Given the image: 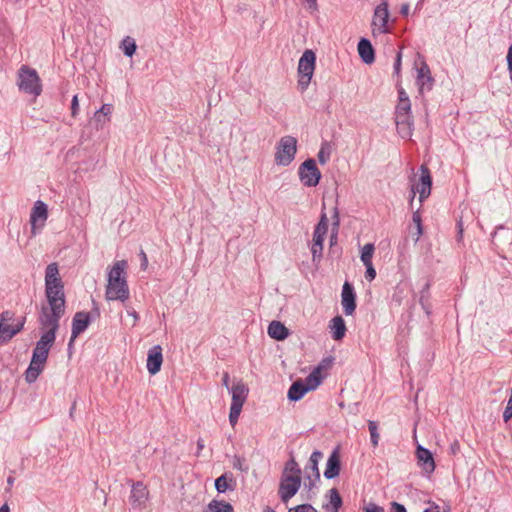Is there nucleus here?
Instances as JSON below:
<instances>
[{"label": "nucleus", "mask_w": 512, "mask_h": 512, "mask_svg": "<svg viewBox=\"0 0 512 512\" xmlns=\"http://www.w3.org/2000/svg\"><path fill=\"white\" fill-rule=\"evenodd\" d=\"M331 156V144L328 141H324L321 144L320 150L317 154V158L320 164L324 165L330 159Z\"/></svg>", "instance_id": "f704fd0d"}, {"label": "nucleus", "mask_w": 512, "mask_h": 512, "mask_svg": "<svg viewBox=\"0 0 512 512\" xmlns=\"http://www.w3.org/2000/svg\"><path fill=\"white\" fill-rule=\"evenodd\" d=\"M245 459L239 456H235L233 459V468L240 470V471H246L248 468L244 466Z\"/></svg>", "instance_id": "09e8293b"}, {"label": "nucleus", "mask_w": 512, "mask_h": 512, "mask_svg": "<svg viewBox=\"0 0 512 512\" xmlns=\"http://www.w3.org/2000/svg\"><path fill=\"white\" fill-rule=\"evenodd\" d=\"M92 322L93 317L90 316L89 313L85 311L76 312L72 318L71 333L73 334V338H77L82 334Z\"/></svg>", "instance_id": "f3484780"}, {"label": "nucleus", "mask_w": 512, "mask_h": 512, "mask_svg": "<svg viewBox=\"0 0 512 512\" xmlns=\"http://www.w3.org/2000/svg\"><path fill=\"white\" fill-rule=\"evenodd\" d=\"M430 283L427 282L424 287L420 291L419 303L422 309L425 311L426 315L429 316L431 314V304H430Z\"/></svg>", "instance_id": "c85d7f7f"}, {"label": "nucleus", "mask_w": 512, "mask_h": 512, "mask_svg": "<svg viewBox=\"0 0 512 512\" xmlns=\"http://www.w3.org/2000/svg\"><path fill=\"white\" fill-rule=\"evenodd\" d=\"M395 122L398 133L402 138L412 136L413 120L411 115V103L409 101H398L395 108Z\"/></svg>", "instance_id": "39448f33"}, {"label": "nucleus", "mask_w": 512, "mask_h": 512, "mask_svg": "<svg viewBox=\"0 0 512 512\" xmlns=\"http://www.w3.org/2000/svg\"><path fill=\"white\" fill-rule=\"evenodd\" d=\"M236 482L233 478L232 473L225 472L218 478H216L214 486L218 493H225L227 490L233 491Z\"/></svg>", "instance_id": "393cba45"}, {"label": "nucleus", "mask_w": 512, "mask_h": 512, "mask_svg": "<svg viewBox=\"0 0 512 512\" xmlns=\"http://www.w3.org/2000/svg\"><path fill=\"white\" fill-rule=\"evenodd\" d=\"M506 61H507V69H508L509 73L512 74V44L508 48Z\"/></svg>", "instance_id": "4d7b16f0"}, {"label": "nucleus", "mask_w": 512, "mask_h": 512, "mask_svg": "<svg viewBox=\"0 0 512 512\" xmlns=\"http://www.w3.org/2000/svg\"><path fill=\"white\" fill-rule=\"evenodd\" d=\"M417 85L419 86L420 92L424 90L430 91L432 89L434 79L431 75L429 66L423 62L421 67L417 69Z\"/></svg>", "instance_id": "412c9836"}, {"label": "nucleus", "mask_w": 512, "mask_h": 512, "mask_svg": "<svg viewBox=\"0 0 512 512\" xmlns=\"http://www.w3.org/2000/svg\"><path fill=\"white\" fill-rule=\"evenodd\" d=\"M125 260L116 261L108 272L105 298L108 301L119 300L125 302L130 297V291L126 280Z\"/></svg>", "instance_id": "f03ea898"}, {"label": "nucleus", "mask_w": 512, "mask_h": 512, "mask_svg": "<svg viewBox=\"0 0 512 512\" xmlns=\"http://www.w3.org/2000/svg\"><path fill=\"white\" fill-rule=\"evenodd\" d=\"M289 334V329L280 321H272L268 326V335L277 341L285 340Z\"/></svg>", "instance_id": "a878e982"}, {"label": "nucleus", "mask_w": 512, "mask_h": 512, "mask_svg": "<svg viewBox=\"0 0 512 512\" xmlns=\"http://www.w3.org/2000/svg\"><path fill=\"white\" fill-rule=\"evenodd\" d=\"M388 7V0H381V3L375 7L371 22L373 36L387 34L390 32L388 27Z\"/></svg>", "instance_id": "9d476101"}, {"label": "nucleus", "mask_w": 512, "mask_h": 512, "mask_svg": "<svg viewBox=\"0 0 512 512\" xmlns=\"http://www.w3.org/2000/svg\"><path fill=\"white\" fill-rule=\"evenodd\" d=\"M329 329L331 337L335 341H340L345 337L347 328L344 319L341 316H335L330 320Z\"/></svg>", "instance_id": "5701e85b"}, {"label": "nucleus", "mask_w": 512, "mask_h": 512, "mask_svg": "<svg viewBox=\"0 0 512 512\" xmlns=\"http://www.w3.org/2000/svg\"><path fill=\"white\" fill-rule=\"evenodd\" d=\"M512 418V395L508 399L507 406L503 412L504 422H508Z\"/></svg>", "instance_id": "de8ad7c7"}, {"label": "nucleus", "mask_w": 512, "mask_h": 512, "mask_svg": "<svg viewBox=\"0 0 512 512\" xmlns=\"http://www.w3.org/2000/svg\"><path fill=\"white\" fill-rule=\"evenodd\" d=\"M121 49L125 56L132 57L135 54L136 49H137L135 40L130 36H126L122 40Z\"/></svg>", "instance_id": "473e14b6"}, {"label": "nucleus", "mask_w": 512, "mask_h": 512, "mask_svg": "<svg viewBox=\"0 0 512 512\" xmlns=\"http://www.w3.org/2000/svg\"><path fill=\"white\" fill-rule=\"evenodd\" d=\"M297 139L293 136H283L276 147L274 161L279 166H288L295 159Z\"/></svg>", "instance_id": "423d86ee"}, {"label": "nucleus", "mask_w": 512, "mask_h": 512, "mask_svg": "<svg viewBox=\"0 0 512 512\" xmlns=\"http://www.w3.org/2000/svg\"><path fill=\"white\" fill-rule=\"evenodd\" d=\"M0 512H10L9 506L5 503L0 507Z\"/></svg>", "instance_id": "774afa93"}, {"label": "nucleus", "mask_w": 512, "mask_h": 512, "mask_svg": "<svg viewBox=\"0 0 512 512\" xmlns=\"http://www.w3.org/2000/svg\"><path fill=\"white\" fill-rule=\"evenodd\" d=\"M330 493V503L333 508V512H338V510L341 508L343 501L342 498L336 488H332L329 490Z\"/></svg>", "instance_id": "4c0bfd02"}, {"label": "nucleus", "mask_w": 512, "mask_h": 512, "mask_svg": "<svg viewBox=\"0 0 512 512\" xmlns=\"http://www.w3.org/2000/svg\"><path fill=\"white\" fill-rule=\"evenodd\" d=\"M457 229H458V233H457V241L460 242L463 238V226H462V222L459 221L457 223Z\"/></svg>", "instance_id": "680f3d73"}, {"label": "nucleus", "mask_w": 512, "mask_h": 512, "mask_svg": "<svg viewBox=\"0 0 512 512\" xmlns=\"http://www.w3.org/2000/svg\"><path fill=\"white\" fill-rule=\"evenodd\" d=\"M307 478L309 479V483L308 484L305 483L304 486L306 488H308L309 490H311V489H313L316 486L317 480H315V478L312 479L310 475H308Z\"/></svg>", "instance_id": "e2e57ef3"}, {"label": "nucleus", "mask_w": 512, "mask_h": 512, "mask_svg": "<svg viewBox=\"0 0 512 512\" xmlns=\"http://www.w3.org/2000/svg\"><path fill=\"white\" fill-rule=\"evenodd\" d=\"M205 512H234L233 506L226 501L212 500Z\"/></svg>", "instance_id": "c756f323"}, {"label": "nucleus", "mask_w": 512, "mask_h": 512, "mask_svg": "<svg viewBox=\"0 0 512 512\" xmlns=\"http://www.w3.org/2000/svg\"><path fill=\"white\" fill-rule=\"evenodd\" d=\"M324 238L313 236V243L311 246L312 262L316 265L322 260Z\"/></svg>", "instance_id": "bb28decb"}, {"label": "nucleus", "mask_w": 512, "mask_h": 512, "mask_svg": "<svg viewBox=\"0 0 512 512\" xmlns=\"http://www.w3.org/2000/svg\"><path fill=\"white\" fill-rule=\"evenodd\" d=\"M315 63V53L310 49L305 50L298 63V87L301 92H304L311 82L315 70Z\"/></svg>", "instance_id": "20e7f679"}, {"label": "nucleus", "mask_w": 512, "mask_h": 512, "mask_svg": "<svg viewBox=\"0 0 512 512\" xmlns=\"http://www.w3.org/2000/svg\"><path fill=\"white\" fill-rule=\"evenodd\" d=\"M327 231H328V217L323 208L321 211L320 219L314 228L313 236L325 239Z\"/></svg>", "instance_id": "cd10ccee"}, {"label": "nucleus", "mask_w": 512, "mask_h": 512, "mask_svg": "<svg viewBox=\"0 0 512 512\" xmlns=\"http://www.w3.org/2000/svg\"><path fill=\"white\" fill-rule=\"evenodd\" d=\"M17 85L19 90L37 97L42 92L41 79L37 71L27 65H22L18 71Z\"/></svg>", "instance_id": "7ed1b4c3"}, {"label": "nucleus", "mask_w": 512, "mask_h": 512, "mask_svg": "<svg viewBox=\"0 0 512 512\" xmlns=\"http://www.w3.org/2000/svg\"><path fill=\"white\" fill-rule=\"evenodd\" d=\"M400 13L404 16H407L408 13H409V5L408 4H403L401 9H400Z\"/></svg>", "instance_id": "338daca9"}, {"label": "nucleus", "mask_w": 512, "mask_h": 512, "mask_svg": "<svg viewBox=\"0 0 512 512\" xmlns=\"http://www.w3.org/2000/svg\"><path fill=\"white\" fill-rule=\"evenodd\" d=\"M368 429H369V432H370L371 444L375 448V447L378 446L379 438H380V435H379V432H378V423L376 421H374V420H369L368 421Z\"/></svg>", "instance_id": "e433bc0d"}, {"label": "nucleus", "mask_w": 512, "mask_h": 512, "mask_svg": "<svg viewBox=\"0 0 512 512\" xmlns=\"http://www.w3.org/2000/svg\"><path fill=\"white\" fill-rule=\"evenodd\" d=\"M389 512H407V509L403 504L396 501H392L390 503Z\"/></svg>", "instance_id": "3c124183"}, {"label": "nucleus", "mask_w": 512, "mask_h": 512, "mask_svg": "<svg viewBox=\"0 0 512 512\" xmlns=\"http://www.w3.org/2000/svg\"><path fill=\"white\" fill-rule=\"evenodd\" d=\"M229 380L230 376L228 372H224L222 376V385L227 388L228 391L231 390V387L229 386Z\"/></svg>", "instance_id": "bf43d9fd"}, {"label": "nucleus", "mask_w": 512, "mask_h": 512, "mask_svg": "<svg viewBox=\"0 0 512 512\" xmlns=\"http://www.w3.org/2000/svg\"><path fill=\"white\" fill-rule=\"evenodd\" d=\"M365 271V279L369 282H372L376 278V270L373 266V263L364 264Z\"/></svg>", "instance_id": "c03bdc74"}, {"label": "nucleus", "mask_w": 512, "mask_h": 512, "mask_svg": "<svg viewBox=\"0 0 512 512\" xmlns=\"http://www.w3.org/2000/svg\"><path fill=\"white\" fill-rule=\"evenodd\" d=\"M423 512H439V506L435 503H433L432 507L424 509Z\"/></svg>", "instance_id": "69168bd1"}, {"label": "nucleus", "mask_w": 512, "mask_h": 512, "mask_svg": "<svg viewBox=\"0 0 512 512\" xmlns=\"http://www.w3.org/2000/svg\"><path fill=\"white\" fill-rule=\"evenodd\" d=\"M88 313L90 314V316H92V317H93V321H94L95 319L99 318V317H100V315H101L99 305H98V303H97L94 299H92V308H91V311H90V312H88Z\"/></svg>", "instance_id": "864d4df0"}, {"label": "nucleus", "mask_w": 512, "mask_h": 512, "mask_svg": "<svg viewBox=\"0 0 512 512\" xmlns=\"http://www.w3.org/2000/svg\"><path fill=\"white\" fill-rule=\"evenodd\" d=\"M112 110H113V106L112 104H103L100 109H98L96 112H95V119L97 122H102L101 120V117H106V116H109L111 115L112 113Z\"/></svg>", "instance_id": "a19ab883"}, {"label": "nucleus", "mask_w": 512, "mask_h": 512, "mask_svg": "<svg viewBox=\"0 0 512 512\" xmlns=\"http://www.w3.org/2000/svg\"><path fill=\"white\" fill-rule=\"evenodd\" d=\"M334 362V357L332 356H328V357H325L321 360L319 366L317 367V369L314 371V372H318L319 370L321 369H328L332 366Z\"/></svg>", "instance_id": "49530a36"}, {"label": "nucleus", "mask_w": 512, "mask_h": 512, "mask_svg": "<svg viewBox=\"0 0 512 512\" xmlns=\"http://www.w3.org/2000/svg\"><path fill=\"white\" fill-rule=\"evenodd\" d=\"M322 457H323L322 452L319 450H315L309 458V468L311 469L313 476H314L315 480H317V481H320V472H319V468H318V463Z\"/></svg>", "instance_id": "7c9ffc66"}, {"label": "nucleus", "mask_w": 512, "mask_h": 512, "mask_svg": "<svg viewBox=\"0 0 512 512\" xmlns=\"http://www.w3.org/2000/svg\"><path fill=\"white\" fill-rule=\"evenodd\" d=\"M288 512H318L311 504L305 503L290 508Z\"/></svg>", "instance_id": "79ce46f5"}, {"label": "nucleus", "mask_w": 512, "mask_h": 512, "mask_svg": "<svg viewBox=\"0 0 512 512\" xmlns=\"http://www.w3.org/2000/svg\"><path fill=\"white\" fill-rule=\"evenodd\" d=\"M412 220L416 226L415 242H417L423 234L422 218L419 209L413 212Z\"/></svg>", "instance_id": "58836bf2"}, {"label": "nucleus", "mask_w": 512, "mask_h": 512, "mask_svg": "<svg viewBox=\"0 0 512 512\" xmlns=\"http://www.w3.org/2000/svg\"><path fill=\"white\" fill-rule=\"evenodd\" d=\"M232 395L230 407L242 409L247 400L249 389L241 380L231 387L229 391Z\"/></svg>", "instance_id": "a211bd4d"}, {"label": "nucleus", "mask_w": 512, "mask_h": 512, "mask_svg": "<svg viewBox=\"0 0 512 512\" xmlns=\"http://www.w3.org/2000/svg\"><path fill=\"white\" fill-rule=\"evenodd\" d=\"M363 512H385V509L374 502H369L363 506Z\"/></svg>", "instance_id": "a18cd8bd"}, {"label": "nucleus", "mask_w": 512, "mask_h": 512, "mask_svg": "<svg viewBox=\"0 0 512 512\" xmlns=\"http://www.w3.org/2000/svg\"><path fill=\"white\" fill-rule=\"evenodd\" d=\"M40 369L38 367L28 366L25 371V381L29 384L34 383L40 375Z\"/></svg>", "instance_id": "ea45409f"}, {"label": "nucleus", "mask_w": 512, "mask_h": 512, "mask_svg": "<svg viewBox=\"0 0 512 512\" xmlns=\"http://www.w3.org/2000/svg\"><path fill=\"white\" fill-rule=\"evenodd\" d=\"M321 380L320 376H316V372H312L306 378L307 384L301 380L293 382L288 390L287 398L293 402L301 400L308 391L315 389Z\"/></svg>", "instance_id": "1a4fd4ad"}, {"label": "nucleus", "mask_w": 512, "mask_h": 512, "mask_svg": "<svg viewBox=\"0 0 512 512\" xmlns=\"http://www.w3.org/2000/svg\"><path fill=\"white\" fill-rule=\"evenodd\" d=\"M127 314L134 318V324L133 325H135L136 322L140 319L139 314L134 309H132V308L127 309Z\"/></svg>", "instance_id": "052dcab7"}, {"label": "nucleus", "mask_w": 512, "mask_h": 512, "mask_svg": "<svg viewBox=\"0 0 512 512\" xmlns=\"http://www.w3.org/2000/svg\"><path fill=\"white\" fill-rule=\"evenodd\" d=\"M375 247L373 243H367L361 250L360 259L363 264L372 263V257L374 253Z\"/></svg>", "instance_id": "c9c22d12"}, {"label": "nucleus", "mask_w": 512, "mask_h": 512, "mask_svg": "<svg viewBox=\"0 0 512 512\" xmlns=\"http://www.w3.org/2000/svg\"><path fill=\"white\" fill-rule=\"evenodd\" d=\"M332 231L329 238L330 246L332 247L337 243L338 240V230L340 226V217H339V211L338 208H334L333 216H332Z\"/></svg>", "instance_id": "2f4dec72"}, {"label": "nucleus", "mask_w": 512, "mask_h": 512, "mask_svg": "<svg viewBox=\"0 0 512 512\" xmlns=\"http://www.w3.org/2000/svg\"><path fill=\"white\" fill-rule=\"evenodd\" d=\"M45 361H42L41 359H34V356L31 357V361H30V364L29 366H32V367H38L40 369V372L43 371L44 369V365H45Z\"/></svg>", "instance_id": "5fc2aeb1"}, {"label": "nucleus", "mask_w": 512, "mask_h": 512, "mask_svg": "<svg viewBox=\"0 0 512 512\" xmlns=\"http://www.w3.org/2000/svg\"><path fill=\"white\" fill-rule=\"evenodd\" d=\"M139 256L141 260L140 267L142 270H146L148 267V258L143 249L140 250Z\"/></svg>", "instance_id": "6e6d98bb"}, {"label": "nucleus", "mask_w": 512, "mask_h": 512, "mask_svg": "<svg viewBox=\"0 0 512 512\" xmlns=\"http://www.w3.org/2000/svg\"><path fill=\"white\" fill-rule=\"evenodd\" d=\"M47 217V205L41 200L36 201L30 213V224L33 234H35V229L37 227L42 228L44 226Z\"/></svg>", "instance_id": "4468645a"}, {"label": "nucleus", "mask_w": 512, "mask_h": 512, "mask_svg": "<svg viewBox=\"0 0 512 512\" xmlns=\"http://www.w3.org/2000/svg\"><path fill=\"white\" fill-rule=\"evenodd\" d=\"M298 175L305 187H316L322 178L321 171L313 158H308L300 164Z\"/></svg>", "instance_id": "6e6552de"}, {"label": "nucleus", "mask_w": 512, "mask_h": 512, "mask_svg": "<svg viewBox=\"0 0 512 512\" xmlns=\"http://www.w3.org/2000/svg\"><path fill=\"white\" fill-rule=\"evenodd\" d=\"M14 319L15 313L10 310L3 311L0 314V345L6 344L23 330L26 317L19 319L14 326L6 325V322H13Z\"/></svg>", "instance_id": "0eeeda50"}, {"label": "nucleus", "mask_w": 512, "mask_h": 512, "mask_svg": "<svg viewBox=\"0 0 512 512\" xmlns=\"http://www.w3.org/2000/svg\"><path fill=\"white\" fill-rule=\"evenodd\" d=\"M241 411L242 409L230 407L229 422L232 427H234L237 424Z\"/></svg>", "instance_id": "37998d69"}, {"label": "nucleus", "mask_w": 512, "mask_h": 512, "mask_svg": "<svg viewBox=\"0 0 512 512\" xmlns=\"http://www.w3.org/2000/svg\"><path fill=\"white\" fill-rule=\"evenodd\" d=\"M420 177L416 184L411 187L410 205H412L416 193H419V201L422 203L431 194L432 176L426 165L420 167Z\"/></svg>", "instance_id": "9b49d317"}, {"label": "nucleus", "mask_w": 512, "mask_h": 512, "mask_svg": "<svg viewBox=\"0 0 512 512\" xmlns=\"http://www.w3.org/2000/svg\"><path fill=\"white\" fill-rule=\"evenodd\" d=\"M409 96L408 94L405 92V90L400 87L398 88V101H409Z\"/></svg>", "instance_id": "13d9d810"}, {"label": "nucleus", "mask_w": 512, "mask_h": 512, "mask_svg": "<svg viewBox=\"0 0 512 512\" xmlns=\"http://www.w3.org/2000/svg\"><path fill=\"white\" fill-rule=\"evenodd\" d=\"M359 57L365 64H372L375 61V50L368 38L362 37L358 42Z\"/></svg>", "instance_id": "4be33fe9"}, {"label": "nucleus", "mask_w": 512, "mask_h": 512, "mask_svg": "<svg viewBox=\"0 0 512 512\" xmlns=\"http://www.w3.org/2000/svg\"><path fill=\"white\" fill-rule=\"evenodd\" d=\"M307 2V5L312 10H317V0H305Z\"/></svg>", "instance_id": "0e129e2a"}, {"label": "nucleus", "mask_w": 512, "mask_h": 512, "mask_svg": "<svg viewBox=\"0 0 512 512\" xmlns=\"http://www.w3.org/2000/svg\"><path fill=\"white\" fill-rule=\"evenodd\" d=\"M301 468L293 456L285 463L282 473L290 474L291 476H301Z\"/></svg>", "instance_id": "72a5a7b5"}, {"label": "nucleus", "mask_w": 512, "mask_h": 512, "mask_svg": "<svg viewBox=\"0 0 512 512\" xmlns=\"http://www.w3.org/2000/svg\"><path fill=\"white\" fill-rule=\"evenodd\" d=\"M416 456L419 467L422 469L424 475L429 477L435 470V461L432 452L419 445L416 449Z\"/></svg>", "instance_id": "2eb2a0df"}, {"label": "nucleus", "mask_w": 512, "mask_h": 512, "mask_svg": "<svg viewBox=\"0 0 512 512\" xmlns=\"http://www.w3.org/2000/svg\"><path fill=\"white\" fill-rule=\"evenodd\" d=\"M341 470V460L339 455V447H336L326 462V468L324 471V477L326 479L336 478Z\"/></svg>", "instance_id": "6ab92c4d"}, {"label": "nucleus", "mask_w": 512, "mask_h": 512, "mask_svg": "<svg viewBox=\"0 0 512 512\" xmlns=\"http://www.w3.org/2000/svg\"><path fill=\"white\" fill-rule=\"evenodd\" d=\"M56 338H51L47 336L41 335L40 339L37 341L35 348L33 349L32 356L34 359H41L42 361H47L49 351L53 346Z\"/></svg>", "instance_id": "aec40b11"}, {"label": "nucleus", "mask_w": 512, "mask_h": 512, "mask_svg": "<svg viewBox=\"0 0 512 512\" xmlns=\"http://www.w3.org/2000/svg\"><path fill=\"white\" fill-rule=\"evenodd\" d=\"M148 491L146 486L138 481L132 485L130 502L134 507L140 506L146 500Z\"/></svg>", "instance_id": "b1692460"}, {"label": "nucleus", "mask_w": 512, "mask_h": 512, "mask_svg": "<svg viewBox=\"0 0 512 512\" xmlns=\"http://www.w3.org/2000/svg\"><path fill=\"white\" fill-rule=\"evenodd\" d=\"M301 476H291L282 473L279 482L278 495L283 503H287L294 497L301 487Z\"/></svg>", "instance_id": "f8f14e48"}, {"label": "nucleus", "mask_w": 512, "mask_h": 512, "mask_svg": "<svg viewBox=\"0 0 512 512\" xmlns=\"http://www.w3.org/2000/svg\"><path fill=\"white\" fill-rule=\"evenodd\" d=\"M79 113V101L78 96L74 95L71 101V115L72 117H76Z\"/></svg>", "instance_id": "603ef678"}, {"label": "nucleus", "mask_w": 512, "mask_h": 512, "mask_svg": "<svg viewBox=\"0 0 512 512\" xmlns=\"http://www.w3.org/2000/svg\"><path fill=\"white\" fill-rule=\"evenodd\" d=\"M163 363L162 347L154 345L148 350L147 354V370L151 375L157 374L161 370Z\"/></svg>", "instance_id": "dca6fc26"}, {"label": "nucleus", "mask_w": 512, "mask_h": 512, "mask_svg": "<svg viewBox=\"0 0 512 512\" xmlns=\"http://www.w3.org/2000/svg\"><path fill=\"white\" fill-rule=\"evenodd\" d=\"M341 304L346 316L352 315L356 310V292L352 283L345 281L342 286Z\"/></svg>", "instance_id": "ddd939ff"}, {"label": "nucleus", "mask_w": 512, "mask_h": 512, "mask_svg": "<svg viewBox=\"0 0 512 512\" xmlns=\"http://www.w3.org/2000/svg\"><path fill=\"white\" fill-rule=\"evenodd\" d=\"M401 60H402V53L401 51H398L396 54V58L393 64V70L394 74L399 75L401 71Z\"/></svg>", "instance_id": "8fccbe9b"}, {"label": "nucleus", "mask_w": 512, "mask_h": 512, "mask_svg": "<svg viewBox=\"0 0 512 512\" xmlns=\"http://www.w3.org/2000/svg\"><path fill=\"white\" fill-rule=\"evenodd\" d=\"M45 296L48 306H42L38 321L41 329L45 330L43 336L56 338L60 327V319L64 316L66 310L64 283L56 262L48 264L45 269Z\"/></svg>", "instance_id": "f257e3e1"}]
</instances>
